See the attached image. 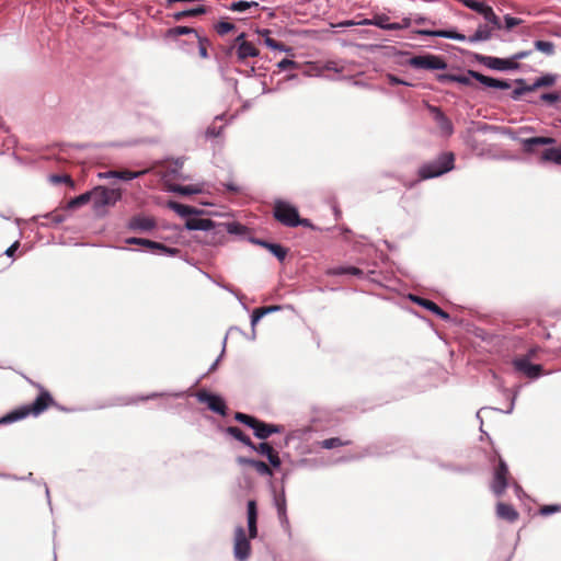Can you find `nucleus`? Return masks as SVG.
I'll use <instances>...</instances> for the list:
<instances>
[{
    "label": "nucleus",
    "instance_id": "c03bdc74",
    "mask_svg": "<svg viewBox=\"0 0 561 561\" xmlns=\"http://www.w3.org/2000/svg\"><path fill=\"white\" fill-rule=\"evenodd\" d=\"M277 67L279 70H289L297 68V64L291 59L284 58L277 64Z\"/></svg>",
    "mask_w": 561,
    "mask_h": 561
},
{
    "label": "nucleus",
    "instance_id": "58836bf2",
    "mask_svg": "<svg viewBox=\"0 0 561 561\" xmlns=\"http://www.w3.org/2000/svg\"><path fill=\"white\" fill-rule=\"evenodd\" d=\"M214 28L218 35L224 36L226 34L234 31L236 25L228 21H219L218 23L215 24Z\"/></svg>",
    "mask_w": 561,
    "mask_h": 561
},
{
    "label": "nucleus",
    "instance_id": "13d9d810",
    "mask_svg": "<svg viewBox=\"0 0 561 561\" xmlns=\"http://www.w3.org/2000/svg\"><path fill=\"white\" fill-rule=\"evenodd\" d=\"M529 54L530 51L528 50L518 51L515 55H513L512 59H514V61L517 62V60L526 58L527 56H529Z\"/></svg>",
    "mask_w": 561,
    "mask_h": 561
},
{
    "label": "nucleus",
    "instance_id": "c756f323",
    "mask_svg": "<svg viewBox=\"0 0 561 561\" xmlns=\"http://www.w3.org/2000/svg\"><path fill=\"white\" fill-rule=\"evenodd\" d=\"M492 30H494L493 26L490 27L489 25H480L474 32V34L468 38V41L471 43L486 41L491 37Z\"/></svg>",
    "mask_w": 561,
    "mask_h": 561
},
{
    "label": "nucleus",
    "instance_id": "e2e57ef3",
    "mask_svg": "<svg viewBox=\"0 0 561 561\" xmlns=\"http://www.w3.org/2000/svg\"><path fill=\"white\" fill-rule=\"evenodd\" d=\"M525 89H515L513 91V99H518L523 93H524Z\"/></svg>",
    "mask_w": 561,
    "mask_h": 561
},
{
    "label": "nucleus",
    "instance_id": "2eb2a0df",
    "mask_svg": "<svg viewBox=\"0 0 561 561\" xmlns=\"http://www.w3.org/2000/svg\"><path fill=\"white\" fill-rule=\"evenodd\" d=\"M249 539L257 537V506L254 500H250L247 505Z\"/></svg>",
    "mask_w": 561,
    "mask_h": 561
},
{
    "label": "nucleus",
    "instance_id": "39448f33",
    "mask_svg": "<svg viewBox=\"0 0 561 561\" xmlns=\"http://www.w3.org/2000/svg\"><path fill=\"white\" fill-rule=\"evenodd\" d=\"M234 420L251 427L254 431L255 437L260 439H266L272 434L282 432V426L265 423L252 415L242 412H236Z\"/></svg>",
    "mask_w": 561,
    "mask_h": 561
},
{
    "label": "nucleus",
    "instance_id": "0e129e2a",
    "mask_svg": "<svg viewBox=\"0 0 561 561\" xmlns=\"http://www.w3.org/2000/svg\"><path fill=\"white\" fill-rule=\"evenodd\" d=\"M240 228H242V227L240 225H238V224L229 225V231L230 232H237Z\"/></svg>",
    "mask_w": 561,
    "mask_h": 561
},
{
    "label": "nucleus",
    "instance_id": "9d476101",
    "mask_svg": "<svg viewBox=\"0 0 561 561\" xmlns=\"http://www.w3.org/2000/svg\"><path fill=\"white\" fill-rule=\"evenodd\" d=\"M510 471L505 461L500 458L494 470L492 490L496 495H502L508 485Z\"/></svg>",
    "mask_w": 561,
    "mask_h": 561
},
{
    "label": "nucleus",
    "instance_id": "423d86ee",
    "mask_svg": "<svg viewBox=\"0 0 561 561\" xmlns=\"http://www.w3.org/2000/svg\"><path fill=\"white\" fill-rule=\"evenodd\" d=\"M92 204L95 213L100 214L104 208L114 206L121 198L122 192L118 188L96 186L92 190Z\"/></svg>",
    "mask_w": 561,
    "mask_h": 561
},
{
    "label": "nucleus",
    "instance_id": "4d7b16f0",
    "mask_svg": "<svg viewBox=\"0 0 561 561\" xmlns=\"http://www.w3.org/2000/svg\"><path fill=\"white\" fill-rule=\"evenodd\" d=\"M225 186L230 191V192H233V193H240L242 191L241 186H239L238 184H236L234 182H229V183H226Z\"/></svg>",
    "mask_w": 561,
    "mask_h": 561
},
{
    "label": "nucleus",
    "instance_id": "6e6d98bb",
    "mask_svg": "<svg viewBox=\"0 0 561 561\" xmlns=\"http://www.w3.org/2000/svg\"><path fill=\"white\" fill-rule=\"evenodd\" d=\"M237 461H238L239 465L252 467L254 461H255V459H250V458H245V457H238Z\"/></svg>",
    "mask_w": 561,
    "mask_h": 561
},
{
    "label": "nucleus",
    "instance_id": "5701e85b",
    "mask_svg": "<svg viewBox=\"0 0 561 561\" xmlns=\"http://www.w3.org/2000/svg\"><path fill=\"white\" fill-rule=\"evenodd\" d=\"M419 34L425 35V36H432V37L450 38V39H456V41H461V42L467 38L463 34L457 33L456 31H448V30H438V31L423 30V31H420Z\"/></svg>",
    "mask_w": 561,
    "mask_h": 561
},
{
    "label": "nucleus",
    "instance_id": "49530a36",
    "mask_svg": "<svg viewBox=\"0 0 561 561\" xmlns=\"http://www.w3.org/2000/svg\"><path fill=\"white\" fill-rule=\"evenodd\" d=\"M505 27L507 30H511L517 25H519L522 23V20L520 19H517V18H513V16H510V15H505Z\"/></svg>",
    "mask_w": 561,
    "mask_h": 561
},
{
    "label": "nucleus",
    "instance_id": "37998d69",
    "mask_svg": "<svg viewBox=\"0 0 561 561\" xmlns=\"http://www.w3.org/2000/svg\"><path fill=\"white\" fill-rule=\"evenodd\" d=\"M462 3L467 8L471 9V10H473V11L480 13V14H482L483 10L486 7V4L484 2H479V1H476V0H462Z\"/></svg>",
    "mask_w": 561,
    "mask_h": 561
},
{
    "label": "nucleus",
    "instance_id": "f257e3e1",
    "mask_svg": "<svg viewBox=\"0 0 561 561\" xmlns=\"http://www.w3.org/2000/svg\"><path fill=\"white\" fill-rule=\"evenodd\" d=\"M32 385L38 390L35 400L32 403L21 405L7 413L0 420L1 424L13 423L27 416L37 417L48 409L57 405L54 397L45 387L36 382H32Z\"/></svg>",
    "mask_w": 561,
    "mask_h": 561
},
{
    "label": "nucleus",
    "instance_id": "cd10ccee",
    "mask_svg": "<svg viewBox=\"0 0 561 561\" xmlns=\"http://www.w3.org/2000/svg\"><path fill=\"white\" fill-rule=\"evenodd\" d=\"M206 12H207L206 7L199 5V7L194 8V9H188V10L175 12L172 15V18L174 19V21H182L185 18L198 16V15L205 14Z\"/></svg>",
    "mask_w": 561,
    "mask_h": 561
},
{
    "label": "nucleus",
    "instance_id": "c9c22d12",
    "mask_svg": "<svg viewBox=\"0 0 561 561\" xmlns=\"http://www.w3.org/2000/svg\"><path fill=\"white\" fill-rule=\"evenodd\" d=\"M259 9V3L255 1H237L232 2L228 9L234 12H244L249 9Z\"/></svg>",
    "mask_w": 561,
    "mask_h": 561
},
{
    "label": "nucleus",
    "instance_id": "6ab92c4d",
    "mask_svg": "<svg viewBox=\"0 0 561 561\" xmlns=\"http://www.w3.org/2000/svg\"><path fill=\"white\" fill-rule=\"evenodd\" d=\"M496 515L499 518L513 523L518 519V512L507 503L499 502L496 504Z\"/></svg>",
    "mask_w": 561,
    "mask_h": 561
},
{
    "label": "nucleus",
    "instance_id": "f8f14e48",
    "mask_svg": "<svg viewBox=\"0 0 561 561\" xmlns=\"http://www.w3.org/2000/svg\"><path fill=\"white\" fill-rule=\"evenodd\" d=\"M513 367L517 373H520L530 379L539 377L542 370L540 365L531 364L525 356L515 358L513 360Z\"/></svg>",
    "mask_w": 561,
    "mask_h": 561
},
{
    "label": "nucleus",
    "instance_id": "69168bd1",
    "mask_svg": "<svg viewBox=\"0 0 561 561\" xmlns=\"http://www.w3.org/2000/svg\"><path fill=\"white\" fill-rule=\"evenodd\" d=\"M542 98L548 101H554L558 96L556 94H543Z\"/></svg>",
    "mask_w": 561,
    "mask_h": 561
},
{
    "label": "nucleus",
    "instance_id": "aec40b11",
    "mask_svg": "<svg viewBox=\"0 0 561 561\" xmlns=\"http://www.w3.org/2000/svg\"><path fill=\"white\" fill-rule=\"evenodd\" d=\"M234 49L240 61H244L250 57H256L260 54L259 49L251 42H242Z\"/></svg>",
    "mask_w": 561,
    "mask_h": 561
},
{
    "label": "nucleus",
    "instance_id": "bb28decb",
    "mask_svg": "<svg viewBox=\"0 0 561 561\" xmlns=\"http://www.w3.org/2000/svg\"><path fill=\"white\" fill-rule=\"evenodd\" d=\"M226 433L230 436H232L233 438H236L237 440L241 442L242 444H244L245 446L248 447H254V443L250 439V437L248 435H245L241 428L237 427V426H228L226 428Z\"/></svg>",
    "mask_w": 561,
    "mask_h": 561
},
{
    "label": "nucleus",
    "instance_id": "72a5a7b5",
    "mask_svg": "<svg viewBox=\"0 0 561 561\" xmlns=\"http://www.w3.org/2000/svg\"><path fill=\"white\" fill-rule=\"evenodd\" d=\"M351 444H352V440H348V439L343 440L340 437H331V438H327V439L320 442V446L324 449L337 448V447L347 446Z\"/></svg>",
    "mask_w": 561,
    "mask_h": 561
},
{
    "label": "nucleus",
    "instance_id": "20e7f679",
    "mask_svg": "<svg viewBox=\"0 0 561 561\" xmlns=\"http://www.w3.org/2000/svg\"><path fill=\"white\" fill-rule=\"evenodd\" d=\"M455 156L451 152H444L435 160L424 163L419 169L421 180H427L443 175L454 169Z\"/></svg>",
    "mask_w": 561,
    "mask_h": 561
},
{
    "label": "nucleus",
    "instance_id": "a878e982",
    "mask_svg": "<svg viewBox=\"0 0 561 561\" xmlns=\"http://www.w3.org/2000/svg\"><path fill=\"white\" fill-rule=\"evenodd\" d=\"M148 171L147 170H141V171H129V170H122V171H110L106 173V176L108 178H117V179H121V180H124V181H129V180H133V179H136V178H139L144 174H146Z\"/></svg>",
    "mask_w": 561,
    "mask_h": 561
},
{
    "label": "nucleus",
    "instance_id": "603ef678",
    "mask_svg": "<svg viewBox=\"0 0 561 561\" xmlns=\"http://www.w3.org/2000/svg\"><path fill=\"white\" fill-rule=\"evenodd\" d=\"M242 42H247L245 41V33H241L240 35H238L233 42V44L228 48L227 50V54L230 55L231 51L239 46L240 43Z\"/></svg>",
    "mask_w": 561,
    "mask_h": 561
},
{
    "label": "nucleus",
    "instance_id": "473e14b6",
    "mask_svg": "<svg viewBox=\"0 0 561 561\" xmlns=\"http://www.w3.org/2000/svg\"><path fill=\"white\" fill-rule=\"evenodd\" d=\"M197 46H198V55L202 59H207L209 57L208 49L211 46V42L208 37L198 35L196 37Z\"/></svg>",
    "mask_w": 561,
    "mask_h": 561
},
{
    "label": "nucleus",
    "instance_id": "ea45409f",
    "mask_svg": "<svg viewBox=\"0 0 561 561\" xmlns=\"http://www.w3.org/2000/svg\"><path fill=\"white\" fill-rule=\"evenodd\" d=\"M276 507L278 517L282 522H287V514H286V499L285 496H280L276 499Z\"/></svg>",
    "mask_w": 561,
    "mask_h": 561
},
{
    "label": "nucleus",
    "instance_id": "5fc2aeb1",
    "mask_svg": "<svg viewBox=\"0 0 561 561\" xmlns=\"http://www.w3.org/2000/svg\"><path fill=\"white\" fill-rule=\"evenodd\" d=\"M221 127L216 128L215 126H209L206 130V136L209 138H215L220 135Z\"/></svg>",
    "mask_w": 561,
    "mask_h": 561
},
{
    "label": "nucleus",
    "instance_id": "bf43d9fd",
    "mask_svg": "<svg viewBox=\"0 0 561 561\" xmlns=\"http://www.w3.org/2000/svg\"><path fill=\"white\" fill-rule=\"evenodd\" d=\"M19 248V242L16 241L15 243H13L11 247H9L5 251V254L8 256H12L14 254V252L18 250Z\"/></svg>",
    "mask_w": 561,
    "mask_h": 561
},
{
    "label": "nucleus",
    "instance_id": "9b49d317",
    "mask_svg": "<svg viewBox=\"0 0 561 561\" xmlns=\"http://www.w3.org/2000/svg\"><path fill=\"white\" fill-rule=\"evenodd\" d=\"M479 60L485 67L500 71L514 70L519 67L518 62H515L512 58L503 59L493 56H481Z\"/></svg>",
    "mask_w": 561,
    "mask_h": 561
},
{
    "label": "nucleus",
    "instance_id": "7c9ffc66",
    "mask_svg": "<svg viewBox=\"0 0 561 561\" xmlns=\"http://www.w3.org/2000/svg\"><path fill=\"white\" fill-rule=\"evenodd\" d=\"M92 191L85 192L68 202L67 208L68 209H77L85 204H88L90 201L92 202Z\"/></svg>",
    "mask_w": 561,
    "mask_h": 561
},
{
    "label": "nucleus",
    "instance_id": "ddd939ff",
    "mask_svg": "<svg viewBox=\"0 0 561 561\" xmlns=\"http://www.w3.org/2000/svg\"><path fill=\"white\" fill-rule=\"evenodd\" d=\"M197 398L199 402L206 403L211 411L220 415H226L227 407L219 396L203 390L197 393Z\"/></svg>",
    "mask_w": 561,
    "mask_h": 561
},
{
    "label": "nucleus",
    "instance_id": "a18cd8bd",
    "mask_svg": "<svg viewBox=\"0 0 561 561\" xmlns=\"http://www.w3.org/2000/svg\"><path fill=\"white\" fill-rule=\"evenodd\" d=\"M50 179H51V181L54 183H67L70 186H73V181H72V179L69 175H58V174H55Z\"/></svg>",
    "mask_w": 561,
    "mask_h": 561
},
{
    "label": "nucleus",
    "instance_id": "b1692460",
    "mask_svg": "<svg viewBox=\"0 0 561 561\" xmlns=\"http://www.w3.org/2000/svg\"><path fill=\"white\" fill-rule=\"evenodd\" d=\"M156 226L154 219L145 216H136L130 219L129 227L134 230L148 231Z\"/></svg>",
    "mask_w": 561,
    "mask_h": 561
},
{
    "label": "nucleus",
    "instance_id": "3c124183",
    "mask_svg": "<svg viewBox=\"0 0 561 561\" xmlns=\"http://www.w3.org/2000/svg\"><path fill=\"white\" fill-rule=\"evenodd\" d=\"M437 81L440 83H450L454 82L455 75L451 73H439L436 76Z\"/></svg>",
    "mask_w": 561,
    "mask_h": 561
},
{
    "label": "nucleus",
    "instance_id": "de8ad7c7",
    "mask_svg": "<svg viewBox=\"0 0 561 561\" xmlns=\"http://www.w3.org/2000/svg\"><path fill=\"white\" fill-rule=\"evenodd\" d=\"M402 24H399V23H389L387 24V30H400L402 27H408L410 26V23H411V20L409 18H405L402 20Z\"/></svg>",
    "mask_w": 561,
    "mask_h": 561
},
{
    "label": "nucleus",
    "instance_id": "052dcab7",
    "mask_svg": "<svg viewBox=\"0 0 561 561\" xmlns=\"http://www.w3.org/2000/svg\"><path fill=\"white\" fill-rule=\"evenodd\" d=\"M388 79H389V82H390L391 84H408L407 82H404V81H402V80L398 79L397 77H394V76H392V75H389V76H388Z\"/></svg>",
    "mask_w": 561,
    "mask_h": 561
},
{
    "label": "nucleus",
    "instance_id": "2f4dec72",
    "mask_svg": "<svg viewBox=\"0 0 561 561\" xmlns=\"http://www.w3.org/2000/svg\"><path fill=\"white\" fill-rule=\"evenodd\" d=\"M264 248H266L272 254H274L279 261H284L287 255V249L277 243H270L262 241L260 242Z\"/></svg>",
    "mask_w": 561,
    "mask_h": 561
},
{
    "label": "nucleus",
    "instance_id": "7ed1b4c3",
    "mask_svg": "<svg viewBox=\"0 0 561 561\" xmlns=\"http://www.w3.org/2000/svg\"><path fill=\"white\" fill-rule=\"evenodd\" d=\"M273 216L285 227L302 226L314 229L313 224L307 218H300L297 207L286 201L277 199L274 202Z\"/></svg>",
    "mask_w": 561,
    "mask_h": 561
},
{
    "label": "nucleus",
    "instance_id": "6e6552de",
    "mask_svg": "<svg viewBox=\"0 0 561 561\" xmlns=\"http://www.w3.org/2000/svg\"><path fill=\"white\" fill-rule=\"evenodd\" d=\"M409 64L413 68L428 70L445 69L447 67L446 61L442 57L431 54L414 56L409 60Z\"/></svg>",
    "mask_w": 561,
    "mask_h": 561
},
{
    "label": "nucleus",
    "instance_id": "680f3d73",
    "mask_svg": "<svg viewBox=\"0 0 561 561\" xmlns=\"http://www.w3.org/2000/svg\"><path fill=\"white\" fill-rule=\"evenodd\" d=\"M358 22L359 21L355 22V21L347 20V21L341 22L339 24V26H341V27H348V26L359 25Z\"/></svg>",
    "mask_w": 561,
    "mask_h": 561
},
{
    "label": "nucleus",
    "instance_id": "393cba45",
    "mask_svg": "<svg viewBox=\"0 0 561 561\" xmlns=\"http://www.w3.org/2000/svg\"><path fill=\"white\" fill-rule=\"evenodd\" d=\"M328 275L339 276V275H353L356 277H363L364 271L355 267V266H336L328 270Z\"/></svg>",
    "mask_w": 561,
    "mask_h": 561
},
{
    "label": "nucleus",
    "instance_id": "a19ab883",
    "mask_svg": "<svg viewBox=\"0 0 561 561\" xmlns=\"http://www.w3.org/2000/svg\"><path fill=\"white\" fill-rule=\"evenodd\" d=\"M535 47L538 50L545 53L546 55H551L554 51V45L552 43L546 42V41H537L535 43Z\"/></svg>",
    "mask_w": 561,
    "mask_h": 561
},
{
    "label": "nucleus",
    "instance_id": "4be33fe9",
    "mask_svg": "<svg viewBox=\"0 0 561 561\" xmlns=\"http://www.w3.org/2000/svg\"><path fill=\"white\" fill-rule=\"evenodd\" d=\"M183 35H193L195 38L199 35L198 32L190 26H174L171 28H168L164 33V37L168 39H178L180 36Z\"/></svg>",
    "mask_w": 561,
    "mask_h": 561
},
{
    "label": "nucleus",
    "instance_id": "f3484780",
    "mask_svg": "<svg viewBox=\"0 0 561 561\" xmlns=\"http://www.w3.org/2000/svg\"><path fill=\"white\" fill-rule=\"evenodd\" d=\"M259 454L266 456L271 466L274 468H278L280 466V458L278 456V453L275 451V449L271 446V444L264 442L259 445L254 444V447H251Z\"/></svg>",
    "mask_w": 561,
    "mask_h": 561
},
{
    "label": "nucleus",
    "instance_id": "0eeeda50",
    "mask_svg": "<svg viewBox=\"0 0 561 561\" xmlns=\"http://www.w3.org/2000/svg\"><path fill=\"white\" fill-rule=\"evenodd\" d=\"M471 78L476 79L477 81H479L481 84H483L485 87L501 89V90H506V89L511 88V83L508 81L491 78V77L484 76V75H482L478 71H473V70H469L467 76L455 75L454 82H457V83H460L463 85H469V84H471Z\"/></svg>",
    "mask_w": 561,
    "mask_h": 561
},
{
    "label": "nucleus",
    "instance_id": "4468645a",
    "mask_svg": "<svg viewBox=\"0 0 561 561\" xmlns=\"http://www.w3.org/2000/svg\"><path fill=\"white\" fill-rule=\"evenodd\" d=\"M127 243L144 245L151 251H159L160 253L168 254V255H176L180 252V250L176 248H169V247L164 245L163 243L151 241L148 239L129 238V239H127Z\"/></svg>",
    "mask_w": 561,
    "mask_h": 561
},
{
    "label": "nucleus",
    "instance_id": "a211bd4d",
    "mask_svg": "<svg viewBox=\"0 0 561 561\" xmlns=\"http://www.w3.org/2000/svg\"><path fill=\"white\" fill-rule=\"evenodd\" d=\"M413 301H415L417 305L424 307L425 309L432 311L434 314L439 317L443 320H449L450 316L444 311L439 306H437L434 301L422 298V297H412Z\"/></svg>",
    "mask_w": 561,
    "mask_h": 561
},
{
    "label": "nucleus",
    "instance_id": "c85d7f7f",
    "mask_svg": "<svg viewBox=\"0 0 561 561\" xmlns=\"http://www.w3.org/2000/svg\"><path fill=\"white\" fill-rule=\"evenodd\" d=\"M169 208L174 210L181 217H186V216L194 215V214L198 213V210L196 208L188 206V205L178 203V202H170Z\"/></svg>",
    "mask_w": 561,
    "mask_h": 561
},
{
    "label": "nucleus",
    "instance_id": "8fccbe9b",
    "mask_svg": "<svg viewBox=\"0 0 561 561\" xmlns=\"http://www.w3.org/2000/svg\"><path fill=\"white\" fill-rule=\"evenodd\" d=\"M560 511V506L559 505H545L540 508V514L541 515H549L551 513H557Z\"/></svg>",
    "mask_w": 561,
    "mask_h": 561
},
{
    "label": "nucleus",
    "instance_id": "e433bc0d",
    "mask_svg": "<svg viewBox=\"0 0 561 561\" xmlns=\"http://www.w3.org/2000/svg\"><path fill=\"white\" fill-rule=\"evenodd\" d=\"M486 22L492 24L493 28H501V22L499 16L494 13L493 9L490 5H486L481 14Z\"/></svg>",
    "mask_w": 561,
    "mask_h": 561
},
{
    "label": "nucleus",
    "instance_id": "f704fd0d",
    "mask_svg": "<svg viewBox=\"0 0 561 561\" xmlns=\"http://www.w3.org/2000/svg\"><path fill=\"white\" fill-rule=\"evenodd\" d=\"M388 20L389 18L385 14L382 15H377L375 16L373 20H369V19H364L362 21L358 22V24L360 25H376L382 30H387V24L388 23Z\"/></svg>",
    "mask_w": 561,
    "mask_h": 561
},
{
    "label": "nucleus",
    "instance_id": "79ce46f5",
    "mask_svg": "<svg viewBox=\"0 0 561 561\" xmlns=\"http://www.w3.org/2000/svg\"><path fill=\"white\" fill-rule=\"evenodd\" d=\"M252 468L256 470L261 476H272V470L264 461L255 460Z\"/></svg>",
    "mask_w": 561,
    "mask_h": 561
},
{
    "label": "nucleus",
    "instance_id": "dca6fc26",
    "mask_svg": "<svg viewBox=\"0 0 561 561\" xmlns=\"http://www.w3.org/2000/svg\"><path fill=\"white\" fill-rule=\"evenodd\" d=\"M430 111L433 113L434 119L442 134L445 136H450L454 131L451 121L440 111V108L436 106H430Z\"/></svg>",
    "mask_w": 561,
    "mask_h": 561
},
{
    "label": "nucleus",
    "instance_id": "412c9836",
    "mask_svg": "<svg viewBox=\"0 0 561 561\" xmlns=\"http://www.w3.org/2000/svg\"><path fill=\"white\" fill-rule=\"evenodd\" d=\"M185 228L188 230L208 231L215 228V222L208 218H190L185 222Z\"/></svg>",
    "mask_w": 561,
    "mask_h": 561
},
{
    "label": "nucleus",
    "instance_id": "1a4fd4ad",
    "mask_svg": "<svg viewBox=\"0 0 561 561\" xmlns=\"http://www.w3.org/2000/svg\"><path fill=\"white\" fill-rule=\"evenodd\" d=\"M233 554L238 561H245L251 554V543L242 527L234 530Z\"/></svg>",
    "mask_w": 561,
    "mask_h": 561
},
{
    "label": "nucleus",
    "instance_id": "864d4df0",
    "mask_svg": "<svg viewBox=\"0 0 561 561\" xmlns=\"http://www.w3.org/2000/svg\"><path fill=\"white\" fill-rule=\"evenodd\" d=\"M265 44H266L268 47L273 48V49H283V46H284L282 43H279V42L275 41V39H274V38H272V37H266V38H265Z\"/></svg>",
    "mask_w": 561,
    "mask_h": 561
},
{
    "label": "nucleus",
    "instance_id": "f03ea898",
    "mask_svg": "<svg viewBox=\"0 0 561 561\" xmlns=\"http://www.w3.org/2000/svg\"><path fill=\"white\" fill-rule=\"evenodd\" d=\"M556 139L551 137H531L522 141L523 150L535 154L541 163L561 164V149L547 148L553 145Z\"/></svg>",
    "mask_w": 561,
    "mask_h": 561
},
{
    "label": "nucleus",
    "instance_id": "09e8293b",
    "mask_svg": "<svg viewBox=\"0 0 561 561\" xmlns=\"http://www.w3.org/2000/svg\"><path fill=\"white\" fill-rule=\"evenodd\" d=\"M176 192L183 194V195H191V194H195V193H198L199 190L198 188H194L192 185H188V186H178L175 188Z\"/></svg>",
    "mask_w": 561,
    "mask_h": 561
},
{
    "label": "nucleus",
    "instance_id": "4c0bfd02",
    "mask_svg": "<svg viewBox=\"0 0 561 561\" xmlns=\"http://www.w3.org/2000/svg\"><path fill=\"white\" fill-rule=\"evenodd\" d=\"M278 306H271V307H262L257 308L252 313V325H255L257 321L265 316L266 313H270L272 311L278 310Z\"/></svg>",
    "mask_w": 561,
    "mask_h": 561
}]
</instances>
